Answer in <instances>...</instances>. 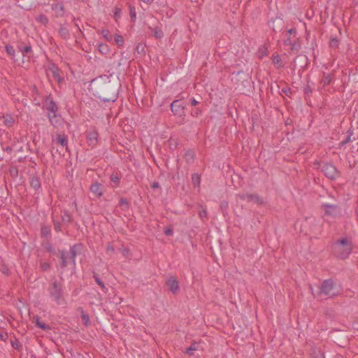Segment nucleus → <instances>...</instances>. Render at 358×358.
Instances as JSON below:
<instances>
[{
    "label": "nucleus",
    "mask_w": 358,
    "mask_h": 358,
    "mask_svg": "<svg viewBox=\"0 0 358 358\" xmlns=\"http://www.w3.org/2000/svg\"><path fill=\"white\" fill-rule=\"evenodd\" d=\"M335 253L342 259L348 257L352 251V243L348 238L338 241L334 246Z\"/></svg>",
    "instance_id": "obj_1"
},
{
    "label": "nucleus",
    "mask_w": 358,
    "mask_h": 358,
    "mask_svg": "<svg viewBox=\"0 0 358 358\" xmlns=\"http://www.w3.org/2000/svg\"><path fill=\"white\" fill-rule=\"evenodd\" d=\"M110 84L109 83H105L103 85L97 86L94 90L96 94L104 101H114L116 99V94L113 93L110 96Z\"/></svg>",
    "instance_id": "obj_2"
},
{
    "label": "nucleus",
    "mask_w": 358,
    "mask_h": 358,
    "mask_svg": "<svg viewBox=\"0 0 358 358\" xmlns=\"http://www.w3.org/2000/svg\"><path fill=\"white\" fill-rule=\"evenodd\" d=\"M339 289L331 280H324L320 287V293L333 296L338 294Z\"/></svg>",
    "instance_id": "obj_3"
},
{
    "label": "nucleus",
    "mask_w": 358,
    "mask_h": 358,
    "mask_svg": "<svg viewBox=\"0 0 358 358\" xmlns=\"http://www.w3.org/2000/svg\"><path fill=\"white\" fill-rule=\"evenodd\" d=\"M322 171L330 179H335L338 175L336 167L331 164H325L322 167Z\"/></svg>",
    "instance_id": "obj_4"
},
{
    "label": "nucleus",
    "mask_w": 358,
    "mask_h": 358,
    "mask_svg": "<svg viewBox=\"0 0 358 358\" xmlns=\"http://www.w3.org/2000/svg\"><path fill=\"white\" fill-rule=\"evenodd\" d=\"M322 207L327 216L336 217L340 214L339 209L334 205L324 204Z\"/></svg>",
    "instance_id": "obj_5"
},
{
    "label": "nucleus",
    "mask_w": 358,
    "mask_h": 358,
    "mask_svg": "<svg viewBox=\"0 0 358 358\" xmlns=\"http://www.w3.org/2000/svg\"><path fill=\"white\" fill-rule=\"evenodd\" d=\"M171 110L176 115L182 116L184 113L185 106L178 100H175L171 103Z\"/></svg>",
    "instance_id": "obj_6"
},
{
    "label": "nucleus",
    "mask_w": 358,
    "mask_h": 358,
    "mask_svg": "<svg viewBox=\"0 0 358 358\" xmlns=\"http://www.w3.org/2000/svg\"><path fill=\"white\" fill-rule=\"evenodd\" d=\"M241 199L248 202H254L258 204L262 203V200L257 195L253 194H242L239 195Z\"/></svg>",
    "instance_id": "obj_7"
},
{
    "label": "nucleus",
    "mask_w": 358,
    "mask_h": 358,
    "mask_svg": "<svg viewBox=\"0 0 358 358\" xmlns=\"http://www.w3.org/2000/svg\"><path fill=\"white\" fill-rule=\"evenodd\" d=\"M50 295L52 299L57 303H60L61 299V288L56 283H54L50 288Z\"/></svg>",
    "instance_id": "obj_8"
},
{
    "label": "nucleus",
    "mask_w": 358,
    "mask_h": 358,
    "mask_svg": "<svg viewBox=\"0 0 358 358\" xmlns=\"http://www.w3.org/2000/svg\"><path fill=\"white\" fill-rule=\"evenodd\" d=\"M87 143L90 146H95L98 143V134L95 131H90L87 134Z\"/></svg>",
    "instance_id": "obj_9"
},
{
    "label": "nucleus",
    "mask_w": 358,
    "mask_h": 358,
    "mask_svg": "<svg viewBox=\"0 0 358 358\" xmlns=\"http://www.w3.org/2000/svg\"><path fill=\"white\" fill-rule=\"evenodd\" d=\"M166 285L173 293H176L179 291V285L176 278L170 277L166 281Z\"/></svg>",
    "instance_id": "obj_10"
},
{
    "label": "nucleus",
    "mask_w": 358,
    "mask_h": 358,
    "mask_svg": "<svg viewBox=\"0 0 358 358\" xmlns=\"http://www.w3.org/2000/svg\"><path fill=\"white\" fill-rule=\"evenodd\" d=\"M91 192L96 196H101L103 194L102 185L98 182H94L91 185Z\"/></svg>",
    "instance_id": "obj_11"
},
{
    "label": "nucleus",
    "mask_w": 358,
    "mask_h": 358,
    "mask_svg": "<svg viewBox=\"0 0 358 358\" xmlns=\"http://www.w3.org/2000/svg\"><path fill=\"white\" fill-rule=\"evenodd\" d=\"M52 141L62 147L67 146L68 140L66 136L64 134H57V137L52 139Z\"/></svg>",
    "instance_id": "obj_12"
},
{
    "label": "nucleus",
    "mask_w": 358,
    "mask_h": 358,
    "mask_svg": "<svg viewBox=\"0 0 358 358\" xmlns=\"http://www.w3.org/2000/svg\"><path fill=\"white\" fill-rule=\"evenodd\" d=\"M1 118L3 120L4 125L8 127H12L15 123V119L13 117L8 114H3Z\"/></svg>",
    "instance_id": "obj_13"
},
{
    "label": "nucleus",
    "mask_w": 358,
    "mask_h": 358,
    "mask_svg": "<svg viewBox=\"0 0 358 358\" xmlns=\"http://www.w3.org/2000/svg\"><path fill=\"white\" fill-rule=\"evenodd\" d=\"M33 322L36 324V327L43 329V330H48L50 329V327L47 325L45 323L41 321L40 318L37 316L34 317L33 318Z\"/></svg>",
    "instance_id": "obj_14"
},
{
    "label": "nucleus",
    "mask_w": 358,
    "mask_h": 358,
    "mask_svg": "<svg viewBox=\"0 0 358 358\" xmlns=\"http://www.w3.org/2000/svg\"><path fill=\"white\" fill-rule=\"evenodd\" d=\"M49 71L57 82L60 83L62 80V78L59 74V71L56 67L52 66V68H50Z\"/></svg>",
    "instance_id": "obj_15"
},
{
    "label": "nucleus",
    "mask_w": 358,
    "mask_h": 358,
    "mask_svg": "<svg viewBox=\"0 0 358 358\" xmlns=\"http://www.w3.org/2000/svg\"><path fill=\"white\" fill-rule=\"evenodd\" d=\"M48 117H49L50 123L54 127H57L59 124V123L61 122V118L57 117L56 115V114L54 113V115H52L51 113H48Z\"/></svg>",
    "instance_id": "obj_16"
},
{
    "label": "nucleus",
    "mask_w": 358,
    "mask_h": 358,
    "mask_svg": "<svg viewBox=\"0 0 358 358\" xmlns=\"http://www.w3.org/2000/svg\"><path fill=\"white\" fill-rule=\"evenodd\" d=\"M46 107L49 111V113H51L52 115H54V113L56 114L57 108L56 104L52 101L47 102Z\"/></svg>",
    "instance_id": "obj_17"
},
{
    "label": "nucleus",
    "mask_w": 358,
    "mask_h": 358,
    "mask_svg": "<svg viewBox=\"0 0 358 358\" xmlns=\"http://www.w3.org/2000/svg\"><path fill=\"white\" fill-rule=\"evenodd\" d=\"M30 184L31 186L36 190L38 189L41 187V182L39 179L36 177H34L31 179Z\"/></svg>",
    "instance_id": "obj_18"
},
{
    "label": "nucleus",
    "mask_w": 358,
    "mask_h": 358,
    "mask_svg": "<svg viewBox=\"0 0 358 358\" xmlns=\"http://www.w3.org/2000/svg\"><path fill=\"white\" fill-rule=\"evenodd\" d=\"M52 8L55 10L57 15H62L64 13L63 6L60 3H56L53 6Z\"/></svg>",
    "instance_id": "obj_19"
},
{
    "label": "nucleus",
    "mask_w": 358,
    "mask_h": 358,
    "mask_svg": "<svg viewBox=\"0 0 358 358\" xmlns=\"http://www.w3.org/2000/svg\"><path fill=\"white\" fill-rule=\"evenodd\" d=\"M114 41L118 46H122L124 43V40L121 35L115 34L114 36Z\"/></svg>",
    "instance_id": "obj_20"
},
{
    "label": "nucleus",
    "mask_w": 358,
    "mask_h": 358,
    "mask_svg": "<svg viewBox=\"0 0 358 358\" xmlns=\"http://www.w3.org/2000/svg\"><path fill=\"white\" fill-rule=\"evenodd\" d=\"M192 184L195 187H199L200 185V177L198 174H193L192 176Z\"/></svg>",
    "instance_id": "obj_21"
},
{
    "label": "nucleus",
    "mask_w": 358,
    "mask_h": 358,
    "mask_svg": "<svg viewBox=\"0 0 358 358\" xmlns=\"http://www.w3.org/2000/svg\"><path fill=\"white\" fill-rule=\"evenodd\" d=\"M199 345L198 343H192V344L191 345V346H190L189 348H187V349L186 350L185 352H186L187 354H188V355H192V352L193 351H196V350H199Z\"/></svg>",
    "instance_id": "obj_22"
},
{
    "label": "nucleus",
    "mask_w": 358,
    "mask_h": 358,
    "mask_svg": "<svg viewBox=\"0 0 358 358\" xmlns=\"http://www.w3.org/2000/svg\"><path fill=\"white\" fill-rule=\"evenodd\" d=\"M152 32H153V34L154 36L157 38H161L163 37L164 36V34H163V31H162L161 29L159 28H155L153 29H152Z\"/></svg>",
    "instance_id": "obj_23"
},
{
    "label": "nucleus",
    "mask_w": 358,
    "mask_h": 358,
    "mask_svg": "<svg viewBox=\"0 0 358 358\" xmlns=\"http://www.w3.org/2000/svg\"><path fill=\"white\" fill-rule=\"evenodd\" d=\"M103 37L108 41L111 42L113 41V36L109 34L108 30L103 29L101 31Z\"/></svg>",
    "instance_id": "obj_24"
},
{
    "label": "nucleus",
    "mask_w": 358,
    "mask_h": 358,
    "mask_svg": "<svg viewBox=\"0 0 358 358\" xmlns=\"http://www.w3.org/2000/svg\"><path fill=\"white\" fill-rule=\"evenodd\" d=\"M6 51L11 57H13L15 55V50L13 46L11 45H6Z\"/></svg>",
    "instance_id": "obj_25"
},
{
    "label": "nucleus",
    "mask_w": 358,
    "mask_h": 358,
    "mask_svg": "<svg viewBox=\"0 0 358 358\" xmlns=\"http://www.w3.org/2000/svg\"><path fill=\"white\" fill-rule=\"evenodd\" d=\"M99 51L103 54L108 52V48L106 45L101 43L99 45Z\"/></svg>",
    "instance_id": "obj_26"
},
{
    "label": "nucleus",
    "mask_w": 358,
    "mask_h": 358,
    "mask_svg": "<svg viewBox=\"0 0 358 358\" xmlns=\"http://www.w3.org/2000/svg\"><path fill=\"white\" fill-rule=\"evenodd\" d=\"M331 78L330 77V76H325L322 80L323 85H329L331 83Z\"/></svg>",
    "instance_id": "obj_27"
},
{
    "label": "nucleus",
    "mask_w": 358,
    "mask_h": 358,
    "mask_svg": "<svg viewBox=\"0 0 358 358\" xmlns=\"http://www.w3.org/2000/svg\"><path fill=\"white\" fill-rule=\"evenodd\" d=\"M82 320H83V322L85 325H87L89 324V322H90V318H89L87 315L83 314L82 315Z\"/></svg>",
    "instance_id": "obj_28"
},
{
    "label": "nucleus",
    "mask_w": 358,
    "mask_h": 358,
    "mask_svg": "<svg viewBox=\"0 0 358 358\" xmlns=\"http://www.w3.org/2000/svg\"><path fill=\"white\" fill-rule=\"evenodd\" d=\"M268 53L267 48L265 47H262L259 49L260 57H262L264 55H266Z\"/></svg>",
    "instance_id": "obj_29"
},
{
    "label": "nucleus",
    "mask_w": 358,
    "mask_h": 358,
    "mask_svg": "<svg viewBox=\"0 0 358 358\" xmlns=\"http://www.w3.org/2000/svg\"><path fill=\"white\" fill-rule=\"evenodd\" d=\"M50 233V229L48 227H44L41 229V234L43 236H46Z\"/></svg>",
    "instance_id": "obj_30"
},
{
    "label": "nucleus",
    "mask_w": 358,
    "mask_h": 358,
    "mask_svg": "<svg viewBox=\"0 0 358 358\" xmlns=\"http://www.w3.org/2000/svg\"><path fill=\"white\" fill-rule=\"evenodd\" d=\"M78 246H74L71 249V258L73 259V258L76 256V252Z\"/></svg>",
    "instance_id": "obj_31"
},
{
    "label": "nucleus",
    "mask_w": 358,
    "mask_h": 358,
    "mask_svg": "<svg viewBox=\"0 0 358 358\" xmlns=\"http://www.w3.org/2000/svg\"><path fill=\"white\" fill-rule=\"evenodd\" d=\"M199 216H200L201 218H203V217H206V214H207L206 210V209H204V208L201 209V210H199Z\"/></svg>",
    "instance_id": "obj_32"
},
{
    "label": "nucleus",
    "mask_w": 358,
    "mask_h": 358,
    "mask_svg": "<svg viewBox=\"0 0 358 358\" xmlns=\"http://www.w3.org/2000/svg\"><path fill=\"white\" fill-rule=\"evenodd\" d=\"M61 259H62V266H65L67 264V259L63 253L61 255Z\"/></svg>",
    "instance_id": "obj_33"
},
{
    "label": "nucleus",
    "mask_w": 358,
    "mask_h": 358,
    "mask_svg": "<svg viewBox=\"0 0 358 358\" xmlns=\"http://www.w3.org/2000/svg\"><path fill=\"white\" fill-rule=\"evenodd\" d=\"M39 21L43 24H46L48 22V19L45 16L41 15L38 17Z\"/></svg>",
    "instance_id": "obj_34"
},
{
    "label": "nucleus",
    "mask_w": 358,
    "mask_h": 358,
    "mask_svg": "<svg viewBox=\"0 0 358 358\" xmlns=\"http://www.w3.org/2000/svg\"><path fill=\"white\" fill-rule=\"evenodd\" d=\"M280 61V58L278 55L274 56L273 58V62L275 64H278Z\"/></svg>",
    "instance_id": "obj_35"
},
{
    "label": "nucleus",
    "mask_w": 358,
    "mask_h": 358,
    "mask_svg": "<svg viewBox=\"0 0 358 358\" xmlns=\"http://www.w3.org/2000/svg\"><path fill=\"white\" fill-rule=\"evenodd\" d=\"M164 233L166 236H171L173 234V230L171 228L165 229Z\"/></svg>",
    "instance_id": "obj_36"
},
{
    "label": "nucleus",
    "mask_w": 358,
    "mask_h": 358,
    "mask_svg": "<svg viewBox=\"0 0 358 358\" xmlns=\"http://www.w3.org/2000/svg\"><path fill=\"white\" fill-rule=\"evenodd\" d=\"M31 51V47L30 46H24L23 49L22 50V52L28 53Z\"/></svg>",
    "instance_id": "obj_37"
},
{
    "label": "nucleus",
    "mask_w": 358,
    "mask_h": 358,
    "mask_svg": "<svg viewBox=\"0 0 358 358\" xmlns=\"http://www.w3.org/2000/svg\"><path fill=\"white\" fill-rule=\"evenodd\" d=\"M62 220L64 222H69L70 221V216L65 214V215L62 217Z\"/></svg>",
    "instance_id": "obj_38"
},
{
    "label": "nucleus",
    "mask_w": 358,
    "mask_h": 358,
    "mask_svg": "<svg viewBox=\"0 0 358 358\" xmlns=\"http://www.w3.org/2000/svg\"><path fill=\"white\" fill-rule=\"evenodd\" d=\"M285 43L286 45H292V40L290 38V36L287 37V38L285 41Z\"/></svg>",
    "instance_id": "obj_39"
},
{
    "label": "nucleus",
    "mask_w": 358,
    "mask_h": 358,
    "mask_svg": "<svg viewBox=\"0 0 358 358\" xmlns=\"http://www.w3.org/2000/svg\"><path fill=\"white\" fill-rule=\"evenodd\" d=\"M296 33V30L294 29H291L287 31V34H289V36H290L292 34H294Z\"/></svg>",
    "instance_id": "obj_40"
},
{
    "label": "nucleus",
    "mask_w": 358,
    "mask_h": 358,
    "mask_svg": "<svg viewBox=\"0 0 358 358\" xmlns=\"http://www.w3.org/2000/svg\"><path fill=\"white\" fill-rule=\"evenodd\" d=\"M96 281L101 287H104L103 283L99 278H96Z\"/></svg>",
    "instance_id": "obj_41"
},
{
    "label": "nucleus",
    "mask_w": 358,
    "mask_h": 358,
    "mask_svg": "<svg viewBox=\"0 0 358 358\" xmlns=\"http://www.w3.org/2000/svg\"><path fill=\"white\" fill-rule=\"evenodd\" d=\"M186 157L187 159H192L193 157L192 152H188L186 154Z\"/></svg>",
    "instance_id": "obj_42"
},
{
    "label": "nucleus",
    "mask_w": 358,
    "mask_h": 358,
    "mask_svg": "<svg viewBox=\"0 0 358 358\" xmlns=\"http://www.w3.org/2000/svg\"><path fill=\"white\" fill-rule=\"evenodd\" d=\"M111 180L113 182H117L118 180H119V178L116 176H113L111 178Z\"/></svg>",
    "instance_id": "obj_43"
},
{
    "label": "nucleus",
    "mask_w": 358,
    "mask_h": 358,
    "mask_svg": "<svg viewBox=\"0 0 358 358\" xmlns=\"http://www.w3.org/2000/svg\"><path fill=\"white\" fill-rule=\"evenodd\" d=\"M120 10L119 9L116 8L115 12V16L117 17L120 14Z\"/></svg>",
    "instance_id": "obj_44"
},
{
    "label": "nucleus",
    "mask_w": 358,
    "mask_h": 358,
    "mask_svg": "<svg viewBox=\"0 0 358 358\" xmlns=\"http://www.w3.org/2000/svg\"><path fill=\"white\" fill-rule=\"evenodd\" d=\"M159 187V183L158 182H154L152 184V187L153 188H157Z\"/></svg>",
    "instance_id": "obj_45"
},
{
    "label": "nucleus",
    "mask_w": 358,
    "mask_h": 358,
    "mask_svg": "<svg viewBox=\"0 0 358 358\" xmlns=\"http://www.w3.org/2000/svg\"><path fill=\"white\" fill-rule=\"evenodd\" d=\"M197 103H198V102H197L194 99H193L192 100V104L193 106L196 105V104H197Z\"/></svg>",
    "instance_id": "obj_46"
},
{
    "label": "nucleus",
    "mask_w": 358,
    "mask_h": 358,
    "mask_svg": "<svg viewBox=\"0 0 358 358\" xmlns=\"http://www.w3.org/2000/svg\"><path fill=\"white\" fill-rule=\"evenodd\" d=\"M144 3H150L153 1V0H142Z\"/></svg>",
    "instance_id": "obj_47"
},
{
    "label": "nucleus",
    "mask_w": 358,
    "mask_h": 358,
    "mask_svg": "<svg viewBox=\"0 0 358 358\" xmlns=\"http://www.w3.org/2000/svg\"><path fill=\"white\" fill-rule=\"evenodd\" d=\"M131 17L134 18L136 17L135 12H133L132 10H131Z\"/></svg>",
    "instance_id": "obj_48"
},
{
    "label": "nucleus",
    "mask_w": 358,
    "mask_h": 358,
    "mask_svg": "<svg viewBox=\"0 0 358 358\" xmlns=\"http://www.w3.org/2000/svg\"><path fill=\"white\" fill-rule=\"evenodd\" d=\"M48 266H48L47 264H44L43 265V269H47V268H48Z\"/></svg>",
    "instance_id": "obj_49"
},
{
    "label": "nucleus",
    "mask_w": 358,
    "mask_h": 358,
    "mask_svg": "<svg viewBox=\"0 0 358 358\" xmlns=\"http://www.w3.org/2000/svg\"><path fill=\"white\" fill-rule=\"evenodd\" d=\"M108 252L109 251H113V248L111 246H108L107 248Z\"/></svg>",
    "instance_id": "obj_50"
},
{
    "label": "nucleus",
    "mask_w": 358,
    "mask_h": 358,
    "mask_svg": "<svg viewBox=\"0 0 358 358\" xmlns=\"http://www.w3.org/2000/svg\"><path fill=\"white\" fill-rule=\"evenodd\" d=\"M55 229L56 230H59V224H55Z\"/></svg>",
    "instance_id": "obj_51"
},
{
    "label": "nucleus",
    "mask_w": 358,
    "mask_h": 358,
    "mask_svg": "<svg viewBox=\"0 0 358 358\" xmlns=\"http://www.w3.org/2000/svg\"><path fill=\"white\" fill-rule=\"evenodd\" d=\"M121 202L122 203H126V202L123 199L121 200Z\"/></svg>",
    "instance_id": "obj_52"
},
{
    "label": "nucleus",
    "mask_w": 358,
    "mask_h": 358,
    "mask_svg": "<svg viewBox=\"0 0 358 358\" xmlns=\"http://www.w3.org/2000/svg\"><path fill=\"white\" fill-rule=\"evenodd\" d=\"M357 217H358V208H357Z\"/></svg>",
    "instance_id": "obj_53"
},
{
    "label": "nucleus",
    "mask_w": 358,
    "mask_h": 358,
    "mask_svg": "<svg viewBox=\"0 0 358 358\" xmlns=\"http://www.w3.org/2000/svg\"><path fill=\"white\" fill-rule=\"evenodd\" d=\"M83 1H87V0H82Z\"/></svg>",
    "instance_id": "obj_54"
}]
</instances>
